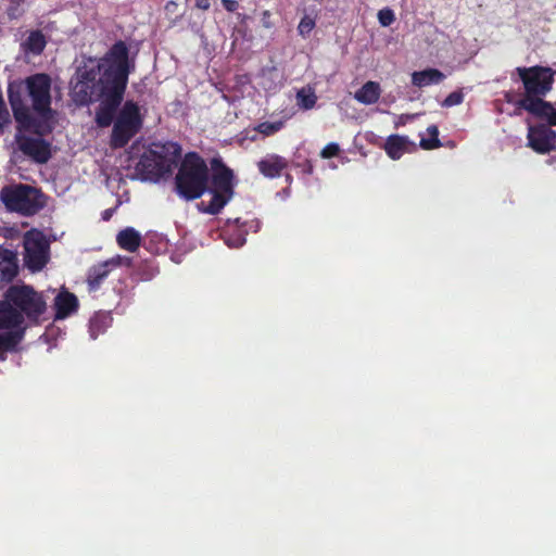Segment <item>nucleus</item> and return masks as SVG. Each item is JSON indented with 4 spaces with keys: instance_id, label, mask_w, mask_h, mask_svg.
Here are the masks:
<instances>
[{
    "instance_id": "f257e3e1",
    "label": "nucleus",
    "mask_w": 556,
    "mask_h": 556,
    "mask_svg": "<svg viewBox=\"0 0 556 556\" xmlns=\"http://www.w3.org/2000/svg\"><path fill=\"white\" fill-rule=\"evenodd\" d=\"M129 74L128 50L124 42L115 43L104 58L88 60L76 73L73 93L80 103L99 101L96 122L108 127L114 121L111 147L123 148L141 129L143 118L140 108L126 101L116 113L127 85Z\"/></svg>"
},
{
    "instance_id": "f03ea898",
    "label": "nucleus",
    "mask_w": 556,
    "mask_h": 556,
    "mask_svg": "<svg viewBox=\"0 0 556 556\" xmlns=\"http://www.w3.org/2000/svg\"><path fill=\"white\" fill-rule=\"evenodd\" d=\"M47 312L43 295L26 285L11 286L0 301V349L14 348L26 328L38 324Z\"/></svg>"
},
{
    "instance_id": "7ed1b4c3",
    "label": "nucleus",
    "mask_w": 556,
    "mask_h": 556,
    "mask_svg": "<svg viewBox=\"0 0 556 556\" xmlns=\"http://www.w3.org/2000/svg\"><path fill=\"white\" fill-rule=\"evenodd\" d=\"M20 85L10 84L9 100L14 113V117L18 123V131L16 134V143L18 149L27 156L38 163H46L50 157L49 144L40 137H30L23 131H33L37 135L47 131L50 127L46 125H37L34 123L28 110L23 106L20 94L14 91Z\"/></svg>"
},
{
    "instance_id": "20e7f679",
    "label": "nucleus",
    "mask_w": 556,
    "mask_h": 556,
    "mask_svg": "<svg viewBox=\"0 0 556 556\" xmlns=\"http://www.w3.org/2000/svg\"><path fill=\"white\" fill-rule=\"evenodd\" d=\"M208 170L205 162L195 153H188L176 176L178 193L187 200L200 198L207 185Z\"/></svg>"
},
{
    "instance_id": "39448f33",
    "label": "nucleus",
    "mask_w": 556,
    "mask_h": 556,
    "mask_svg": "<svg viewBox=\"0 0 556 556\" xmlns=\"http://www.w3.org/2000/svg\"><path fill=\"white\" fill-rule=\"evenodd\" d=\"M180 154L181 149L179 144L175 142L169 141L163 144L154 143L153 147L141 156L138 168L151 178L157 179L173 172Z\"/></svg>"
},
{
    "instance_id": "423d86ee",
    "label": "nucleus",
    "mask_w": 556,
    "mask_h": 556,
    "mask_svg": "<svg viewBox=\"0 0 556 556\" xmlns=\"http://www.w3.org/2000/svg\"><path fill=\"white\" fill-rule=\"evenodd\" d=\"M0 200L12 212L33 215L42 207L39 191L27 185H9L1 189Z\"/></svg>"
},
{
    "instance_id": "0eeeda50",
    "label": "nucleus",
    "mask_w": 556,
    "mask_h": 556,
    "mask_svg": "<svg viewBox=\"0 0 556 556\" xmlns=\"http://www.w3.org/2000/svg\"><path fill=\"white\" fill-rule=\"evenodd\" d=\"M516 71L526 90L525 97L518 102L520 108L523 109L527 99L542 100L541 97L552 89L555 73L549 67H517Z\"/></svg>"
},
{
    "instance_id": "6e6552de",
    "label": "nucleus",
    "mask_w": 556,
    "mask_h": 556,
    "mask_svg": "<svg viewBox=\"0 0 556 556\" xmlns=\"http://www.w3.org/2000/svg\"><path fill=\"white\" fill-rule=\"evenodd\" d=\"M212 166L214 170L211 189L212 200L205 208V212L210 214H217L231 200L235 182L232 170L219 161L214 160Z\"/></svg>"
},
{
    "instance_id": "1a4fd4ad",
    "label": "nucleus",
    "mask_w": 556,
    "mask_h": 556,
    "mask_svg": "<svg viewBox=\"0 0 556 556\" xmlns=\"http://www.w3.org/2000/svg\"><path fill=\"white\" fill-rule=\"evenodd\" d=\"M23 245L25 266L33 273L40 271L50 257L46 236L37 229H30L24 235Z\"/></svg>"
},
{
    "instance_id": "9d476101",
    "label": "nucleus",
    "mask_w": 556,
    "mask_h": 556,
    "mask_svg": "<svg viewBox=\"0 0 556 556\" xmlns=\"http://www.w3.org/2000/svg\"><path fill=\"white\" fill-rule=\"evenodd\" d=\"M34 110L48 122L51 115V80L46 74H36L25 80Z\"/></svg>"
},
{
    "instance_id": "9b49d317",
    "label": "nucleus",
    "mask_w": 556,
    "mask_h": 556,
    "mask_svg": "<svg viewBox=\"0 0 556 556\" xmlns=\"http://www.w3.org/2000/svg\"><path fill=\"white\" fill-rule=\"evenodd\" d=\"M529 146L539 153H546L556 147V130L546 125L530 126L528 129Z\"/></svg>"
},
{
    "instance_id": "f8f14e48",
    "label": "nucleus",
    "mask_w": 556,
    "mask_h": 556,
    "mask_svg": "<svg viewBox=\"0 0 556 556\" xmlns=\"http://www.w3.org/2000/svg\"><path fill=\"white\" fill-rule=\"evenodd\" d=\"M122 263L121 256L112 257L103 263L94 265L88 274V286L90 291H94L100 286L101 281L109 275L113 267L119 266Z\"/></svg>"
},
{
    "instance_id": "ddd939ff",
    "label": "nucleus",
    "mask_w": 556,
    "mask_h": 556,
    "mask_svg": "<svg viewBox=\"0 0 556 556\" xmlns=\"http://www.w3.org/2000/svg\"><path fill=\"white\" fill-rule=\"evenodd\" d=\"M18 263L15 252L0 245V282H9L17 275Z\"/></svg>"
},
{
    "instance_id": "4468645a",
    "label": "nucleus",
    "mask_w": 556,
    "mask_h": 556,
    "mask_svg": "<svg viewBox=\"0 0 556 556\" xmlns=\"http://www.w3.org/2000/svg\"><path fill=\"white\" fill-rule=\"evenodd\" d=\"M414 148L415 144L407 137L399 135L389 136L384 144L386 152L392 160H399Z\"/></svg>"
},
{
    "instance_id": "2eb2a0df",
    "label": "nucleus",
    "mask_w": 556,
    "mask_h": 556,
    "mask_svg": "<svg viewBox=\"0 0 556 556\" xmlns=\"http://www.w3.org/2000/svg\"><path fill=\"white\" fill-rule=\"evenodd\" d=\"M54 306L56 311L55 318L64 319L72 313L76 312L78 307V300L73 293L68 291H62L56 295L54 300Z\"/></svg>"
},
{
    "instance_id": "dca6fc26",
    "label": "nucleus",
    "mask_w": 556,
    "mask_h": 556,
    "mask_svg": "<svg viewBox=\"0 0 556 556\" xmlns=\"http://www.w3.org/2000/svg\"><path fill=\"white\" fill-rule=\"evenodd\" d=\"M523 109L530 113L546 117L551 125H556V108L543 100L527 99Z\"/></svg>"
},
{
    "instance_id": "f3484780",
    "label": "nucleus",
    "mask_w": 556,
    "mask_h": 556,
    "mask_svg": "<svg viewBox=\"0 0 556 556\" xmlns=\"http://www.w3.org/2000/svg\"><path fill=\"white\" fill-rule=\"evenodd\" d=\"M286 166L287 161L276 154H269L258 162L260 172L269 178L279 176Z\"/></svg>"
},
{
    "instance_id": "a211bd4d",
    "label": "nucleus",
    "mask_w": 556,
    "mask_h": 556,
    "mask_svg": "<svg viewBox=\"0 0 556 556\" xmlns=\"http://www.w3.org/2000/svg\"><path fill=\"white\" fill-rule=\"evenodd\" d=\"M445 78V75L435 68H428L412 74V84L422 88L431 85H438Z\"/></svg>"
},
{
    "instance_id": "6ab92c4d",
    "label": "nucleus",
    "mask_w": 556,
    "mask_h": 556,
    "mask_svg": "<svg viewBox=\"0 0 556 556\" xmlns=\"http://www.w3.org/2000/svg\"><path fill=\"white\" fill-rule=\"evenodd\" d=\"M380 94V85L376 81H367L354 93V99L362 104L371 105L379 100Z\"/></svg>"
},
{
    "instance_id": "aec40b11",
    "label": "nucleus",
    "mask_w": 556,
    "mask_h": 556,
    "mask_svg": "<svg viewBox=\"0 0 556 556\" xmlns=\"http://www.w3.org/2000/svg\"><path fill=\"white\" fill-rule=\"evenodd\" d=\"M116 241L122 249L135 252L140 247L141 235L135 228L127 227L117 233Z\"/></svg>"
},
{
    "instance_id": "412c9836",
    "label": "nucleus",
    "mask_w": 556,
    "mask_h": 556,
    "mask_svg": "<svg viewBox=\"0 0 556 556\" xmlns=\"http://www.w3.org/2000/svg\"><path fill=\"white\" fill-rule=\"evenodd\" d=\"M45 47V36L40 31H31L25 42V49L34 54H39Z\"/></svg>"
},
{
    "instance_id": "4be33fe9",
    "label": "nucleus",
    "mask_w": 556,
    "mask_h": 556,
    "mask_svg": "<svg viewBox=\"0 0 556 556\" xmlns=\"http://www.w3.org/2000/svg\"><path fill=\"white\" fill-rule=\"evenodd\" d=\"M111 317L109 314L100 313L94 315L90 320V333L94 339L97 336L102 332L105 328L111 325Z\"/></svg>"
},
{
    "instance_id": "5701e85b",
    "label": "nucleus",
    "mask_w": 556,
    "mask_h": 556,
    "mask_svg": "<svg viewBox=\"0 0 556 556\" xmlns=\"http://www.w3.org/2000/svg\"><path fill=\"white\" fill-rule=\"evenodd\" d=\"M298 105L304 110L313 109L316 104L317 97L314 90L309 87L302 88L296 93Z\"/></svg>"
},
{
    "instance_id": "b1692460",
    "label": "nucleus",
    "mask_w": 556,
    "mask_h": 556,
    "mask_svg": "<svg viewBox=\"0 0 556 556\" xmlns=\"http://www.w3.org/2000/svg\"><path fill=\"white\" fill-rule=\"evenodd\" d=\"M282 127L283 123L281 121L264 122L257 126L256 130L264 136H270L279 131Z\"/></svg>"
},
{
    "instance_id": "393cba45",
    "label": "nucleus",
    "mask_w": 556,
    "mask_h": 556,
    "mask_svg": "<svg viewBox=\"0 0 556 556\" xmlns=\"http://www.w3.org/2000/svg\"><path fill=\"white\" fill-rule=\"evenodd\" d=\"M315 27V20L308 15L301 18L298 25V31L302 37H307Z\"/></svg>"
},
{
    "instance_id": "a878e982",
    "label": "nucleus",
    "mask_w": 556,
    "mask_h": 556,
    "mask_svg": "<svg viewBox=\"0 0 556 556\" xmlns=\"http://www.w3.org/2000/svg\"><path fill=\"white\" fill-rule=\"evenodd\" d=\"M378 21L381 26H390L395 21L394 12L391 9H382L378 12Z\"/></svg>"
},
{
    "instance_id": "bb28decb",
    "label": "nucleus",
    "mask_w": 556,
    "mask_h": 556,
    "mask_svg": "<svg viewBox=\"0 0 556 556\" xmlns=\"http://www.w3.org/2000/svg\"><path fill=\"white\" fill-rule=\"evenodd\" d=\"M463 99H464L463 93L455 91V92L450 93L445 98L443 105H445V106L458 105L463 102Z\"/></svg>"
},
{
    "instance_id": "cd10ccee",
    "label": "nucleus",
    "mask_w": 556,
    "mask_h": 556,
    "mask_svg": "<svg viewBox=\"0 0 556 556\" xmlns=\"http://www.w3.org/2000/svg\"><path fill=\"white\" fill-rule=\"evenodd\" d=\"M225 242L226 244L229 247V248H240L244 244L245 242V237L243 236V233L240 231L236 235V237H228L225 239Z\"/></svg>"
},
{
    "instance_id": "c85d7f7f",
    "label": "nucleus",
    "mask_w": 556,
    "mask_h": 556,
    "mask_svg": "<svg viewBox=\"0 0 556 556\" xmlns=\"http://www.w3.org/2000/svg\"><path fill=\"white\" fill-rule=\"evenodd\" d=\"M339 152V146L337 143H328L320 152L321 157L329 159L337 155Z\"/></svg>"
},
{
    "instance_id": "c756f323",
    "label": "nucleus",
    "mask_w": 556,
    "mask_h": 556,
    "mask_svg": "<svg viewBox=\"0 0 556 556\" xmlns=\"http://www.w3.org/2000/svg\"><path fill=\"white\" fill-rule=\"evenodd\" d=\"M420 147L426 149V150H431V149H435L438 147H440V141L438 138H432L431 139H421L420 140Z\"/></svg>"
},
{
    "instance_id": "7c9ffc66",
    "label": "nucleus",
    "mask_w": 556,
    "mask_h": 556,
    "mask_svg": "<svg viewBox=\"0 0 556 556\" xmlns=\"http://www.w3.org/2000/svg\"><path fill=\"white\" fill-rule=\"evenodd\" d=\"M8 119H9V113L5 109V105H4V103L0 104V129L8 122Z\"/></svg>"
},
{
    "instance_id": "2f4dec72",
    "label": "nucleus",
    "mask_w": 556,
    "mask_h": 556,
    "mask_svg": "<svg viewBox=\"0 0 556 556\" xmlns=\"http://www.w3.org/2000/svg\"><path fill=\"white\" fill-rule=\"evenodd\" d=\"M262 25L265 28H271L273 27V23L270 21V12L269 11H264L262 13Z\"/></svg>"
},
{
    "instance_id": "473e14b6",
    "label": "nucleus",
    "mask_w": 556,
    "mask_h": 556,
    "mask_svg": "<svg viewBox=\"0 0 556 556\" xmlns=\"http://www.w3.org/2000/svg\"><path fill=\"white\" fill-rule=\"evenodd\" d=\"M223 4L225 9L229 12H233L238 5L236 0H223Z\"/></svg>"
},
{
    "instance_id": "72a5a7b5",
    "label": "nucleus",
    "mask_w": 556,
    "mask_h": 556,
    "mask_svg": "<svg viewBox=\"0 0 556 556\" xmlns=\"http://www.w3.org/2000/svg\"><path fill=\"white\" fill-rule=\"evenodd\" d=\"M415 115L402 114L399 116V121L396 122V126L405 124L406 121L414 118Z\"/></svg>"
},
{
    "instance_id": "f704fd0d",
    "label": "nucleus",
    "mask_w": 556,
    "mask_h": 556,
    "mask_svg": "<svg viewBox=\"0 0 556 556\" xmlns=\"http://www.w3.org/2000/svg\"><path fill=\"white\" fill-rule=\"evenodd\" d=\"M427 131L428 134L432 137V138H438V135H439V130H438V127L434 126V125H431L427 128Z\"/></svg>"
},
{
    "instance_id": "c9c22d12",
    "label": "nucleus",
    "mask_w": 556,
    "mask_h": 556,
    "mask_svg": "<svg viewBox=\"0 0 556 556\" xmlns=\"http://www.w3.org/2000/svg\"><path fill=\"white\" fill-rule=\"evenodd\" d=\"M197 7L203 10L208 9L210 1L208 0H197Z\"/></svg>"
},
{
    "instance_id": "e433bc0d",
    "label": "nucleus",
    "mask_w": 556,
    "mask_h": 556,
    "mask_svg": "<svg viewBox=\"0 0 556 556\" xmlns=\"http://www.w3.org/2000/svg\"><path fill=\"white\" fill-rule=\"evenodd\" d=\"M170 5H175V3H174V2L168 3V4H167V9H168Z\"/></svg>"
}]
</instances>
